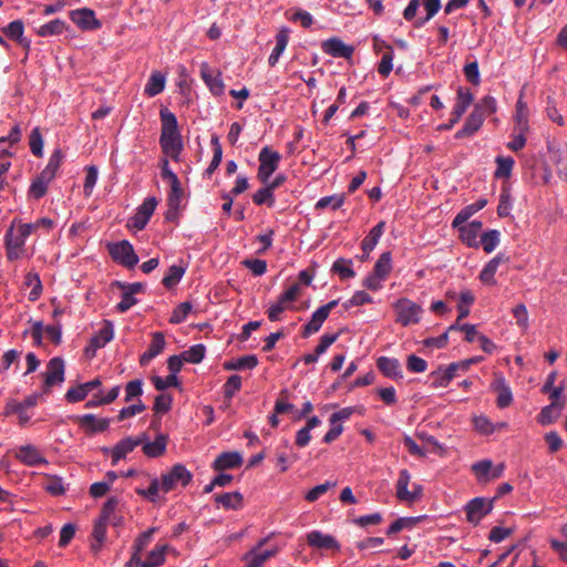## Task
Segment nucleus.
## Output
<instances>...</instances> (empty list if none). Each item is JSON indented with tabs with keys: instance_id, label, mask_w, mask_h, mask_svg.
Instances as JSON below:
<instances>
[{
	"instance_id": "nucleus-33",
	"label": "nucleus",
	"mask_w": 567,
	"mask_h": 567,
	"mask_svg": "<svg viewBox=\"0 0 567 567\" xmlns=\"http://www.w3.org/2000/svg\"><path fill=\"white\" fill-rule=\"evenodd\" d=\"M290 30L287 27L281 28L276 34V45L272 49L271 54L268 58V63L270 66H275L287 48L289 41Z\"/></svg>"
},
{
	"instance_id": "nucleus-42",
	"label": "nucleus",
	"mask_w": 567,
	"mask_h": 567,
	"mask_svg": "<svg viewBox=\"0 0 567 567\" xmlns=\"http://www.w3.org/2000/svg\"><path fill=\"white\" fill-rule=\"evenodd\" d=\"M107 525H109L107 522L101 520L99 518L94 523V527H93V532H92L93 542L91 544V548L95 553H97L102 548V546L105 542Z\"/></svg>"
},
{
	"instance_id": "nucleus-14",
	"label": "nucleus",
	"mask_w": 567,
	"mask_h": 567,
	"mask_svg": "<svg viewBox=\"0 0 567 567\" xmlns=\"http://www.w3.org/2000/svg\"><path fill=\"white\" fill-rule=\"evenodd\" d=\"M491 390L497 394V408L506 409L513 403L514 398L511 386L502 373H494V380L491 383Z\"/></svg>"
},
{
	"instance_id": "nucleus-30",
	"label": "nucleus",
	"mask_w": 567,
	"mask_h": 567,
	"mask_svg": "<svg viewBox=\"0 0 567 567\" xmlns=\"http://www.w3.org/2000/svg\"><path fill=\"white\" fill-rule=\"evenodd\" d=\"M243 456L238 452H224L216 457L212 467L215 471H225L241 466Z\"/></svg>"
},
{
	"instance_id": "nucleus-43",
	"label": "nucleus",
	"mask_w": 567,
	"mask_h": 567,
	"mask_svg": "<svg viewBox=\"0 0 567 567\" xmlns=\"http://www.w3.org/2000/svg\"><path fill=\"white\" fill-rule=\"evenodd\" d=\"M130 288L128 291H125L122 296V300L116 305V310L121 313L126 312L134 305L137 303V299L135 295L141 292L143 286H127Z\"/></svg>"
},
{
	"instance_id": "nucleus-64",
	"label": "nucleus",
	"mask_w": 567,
	"mask_h": 567,
	"mask_svg": "<svg viewBox=\"0 0 567 567\" xmlns=\"http://www.w3.org/2000/svg\"><path fill=\"white\" fill-rule=\"evenodd\" d=\"M566 530H567V526H564L563 534L566 535V539L558 540V539L553 538L549 540L550 547L553 548V550L565 563H567V534H566Z\"/></svg>"
},
{
	"instance_id": "nucleus-45",
	"label": "nucleus",
	"mask_w": 567,
	"mask_h": 567,
	"mask_svg": "<svg viewBox=\"0 0 567 567\" xmlns=\"http://www.w3.org/2000/svg\"><path fill=\"white\" fill-rule=\"evenodd\" d=\"M168 549L167 545H157L150 551L147 558L143 561L142 567H159L165 561V554Z\"/></svg>"
},
{
	"instance_id": "nucleus-47",
	"label": "nucleus",
	"mask_w": 567,
	"mask_h": 567,
	"mask_svg": "<svg viewBox=\"0 0 567 567\" xmlns=\"http://www.w3.org/2000/svg\"><path fill=\"white\" fill-rule=\"evenodd\" d=\"M472 423L474 430L483 435H491L497 431V426L486 415L473 416Z\"/></svg>"
},
{
	"instance_id": "nucleus-39",
	"label": "nucleus",
	"mask_w": 567,
	"mask_h": 567,
	"mask_svg": "<svg viewBox=\"0 0 567 567\" xmlns=\"http://www.w3.org/2000/svg\"><path fill=\"white\" fill-rule=\"evenodd\" d=\"M563 404L550 403L542 409L537 416V422L542 425L554 423L561 414Z\"/></svg>"
},
{
	"instance_id": "nucleus-31",
	"label": "nucleus",
	"mask_w": 567,
	"mask_h": 567,
	"mask_svg": "<svg viewBox=\"0 0 567 567\" xmlns=\"http://www.w3.org/2000/svg\"><path fill=\"white\" fill-rule=\"evenodd\" d=\"M385 228L384 221H379L367 235V237L361 243V248L363 250L362 260L369 258V254L377 246L380 237L383 235Z\"/></svg>"
},
{
	"instance_id": "nucleus-40",
	"label": "nucleus",
	"mask_w": 567,
	"mask_h": 567,
	"mask_svg": "<svg viewBox=\"0 0 567 567\" xmlns=\"http://www.w3.org/2000/svg\"><path fill=\"white\" fill-rule=\"evenodd\" d=\"M257 364H258L257 357L255 354H248V355L240 357L236 360L226 361L224 363V369L228 370V371L244 370V369L251 370V369L256 368Z\"/></svg>"
},
{
	"instance_id": "nucleus-53",
	"label": "nucleus",
	"mask_w": 567,
	"mask_h": 567,
	"mask_svg": "<svg viewBox=\"0 0 567 567\" xmlns=\"http://www.w3.org/2000/svg\"><path fill=\"white\" fill-rule=\"evenodd\" d=\"M185 271L186 267L183 262L179 265H172L168 267L159 284H176L183 278Z\"/></svg>"
},
{
	"instance_id": "nucleus-55",
	"label": "nucleus",
	"mask_w": 567,
	"mask_h": 567,
	"mask_svg": "<svg viewBox=\"0 0 567 567\" xmlns=\"http://www.w3.org/2000/svg\"><path fill=\"white\" fill-rule=\"evenodd\" d=\"M336 486L337 482L327 481L309 489L305 495V499L309 503H313L317 499H319L323 494H326L330 488H333Z\"/></svg>"
},
{
	"instance_id": "nucleus-52",
	"label": "nucleus",
	"mask_w": 567,
	"mask_h": 567,
	"mask_svg": "<svg viewBox=\"0 0 567 567\" xmlns=\"http://www.w3.org/2000/svg\"><path fill=\"white\" fill-rule=\"evenodd\" d=\"M171 189L167 197V206L171 207H182V200L184 197V190L182 188V184L178 181L169 183Z\"/></svg>"
},
{
	"instance_id": "nucleus-63",
	"label": "nucleus",
	"mask_w": 567,
	"mask_h": 567,
	"mask_svg": "<svg viewBox=\"0 0 567 567\" xmlns=\"http://www.w3.org/2000/svg\"><path fill=\"white\" fill-rule=\"evenodd\" d=\"M406 369L412 373H423L427 369V362L416 354H410L406 358Z\"/></svg>"
},
{
	"instance_id": "nucleus-48",
	"label": "nucleus",
	"mask_w": 567,
	"mask_h": 567,
	"mask_svg": "<svg viewBox=\"0 0 567 567\" xmlns=\"http://www.w3.org/2000/svg\"><path fill=\"white\" fill-rule=\"evenodd\" d=\"M501 233L496 229H491L481 235L480 244L483 250L487 254L492 252L499 244Z\"/></svg>"
},
{
	"instance_id": "nucleus-29",
	"label": "nucleus",
	"mask_w": 567,
	"mask_h": 567,
	"mask_svg": "<svg viewBox=\"0 0 567 567\" xmlns=\"http://www.w3.org/2000/svg\"><path fill=\"white\" fill-rule=\"evenodd\" d=\"M166 346L165 337L162 332H153L152 340L147 350L140 357V364L145 367L154 358L161 354Z\"/></svg>"
},
{
	"instance_id": "nucleus-23",
	"label": "nucleus",
	"mask_w": 567,
	"mask_h": 567,
	"mask_svg": "<svg viewBox=\"0 0 567 567\" xmlns=\"http://www.w3.org/2000/svg\"><path fill=\"white\" fill-rule=\"evenodd\" d=\"M322 51L333 58L350 59L354 52V48L343 43L339 38H330L322 42Z\"/></svg>"
},
{
	"instance_id": "nucleus-49",
	"label": "nucleus",
	"mask_w": 567,
	"mask_h": 567,
	"mask_svg": "<svg viewBox=\"0 0 567 567\" xmlns=\"http://www.w3.org/2000/svg\"><path fill=\"white\" fill-rule=\"evenodd\" d=\"M496 171L494 173L496 178H508L512 175L513 166L515 164L512 157L497 156L496 157Z\"/></svg>"
},
{
	"instance_id": "nucleus-2",
	"label": "nucleus",
	"mask_w": 567,
	"mask_h": 567,
	"mask_svg": "<svg viewBox=\"0 0 567 567\" xmlns=\"http://www.w3.org/2000/svg\"><path fill=\"white\" fill-rule=\"evenodd\" d=\"M410 483V472L405 468L401 470L395 483V496L400 502L414 504L423 496V486L417 483H413L412 488L409 489L408 487Z\"/></svg>"
},
{
	"instance_id": "nucleus-16",
	"label": "nucleus",
	"mask_w": 567,
	"mask_h": 567,
	"mask_svg": "<svg viewBox=\"0 0 567 567\" xmlns=\"http://www.w3.org/2000/svg\"><path fill=\"white\" fill-rule=\"evenodd\" d=\"M64 381V361L60 357L52 358L44 372V392H48L53 385L61 384Z\"/></svg>"
},
{
	"instance_id": "nucleus-51",
	"label": "nucleus",
	"mask_w": 567,
	"mask_h": 567,
	"mask_svg": "<svg viewBox=\"0 0 567 567\" xmlns=\"http://www.w3.org/2000/svg\"><path fill=\"white\" fill-rule=\"evenodd\" d=\"M206 348L204 344H195L182 353V358L188 363H199L205 358Z\"/></svg>"
},
{
	"instance_id": "nucleus-57",
	"label": "nucleus",
	"mask_w": 567,
	"mask_h": 567,
	"mask_svg": "<svg viewBox=\"0 0 567 567\" xmlns=\"http://www.w3.org/2000/svg\"><path fill=\"white\" fill-rule=\"evenodd\" d=\"M192 308L193 306L189 301L181 302L177 307L174 308L172 316L169 318V322L173 324L184 322L189 312L192 311Z\"/></svg>"
},
{
	"instance_id": "nucleus-24",
	"label": "nucleus",
	"mask_w": 567,
	"mask_h": 567,
	"mask_svg": "<svg viewBox=\"0 0 567 567\" xmlns=\"http://www.w3.org/2000/svg\"><path fill=\"white\" fill-rule=\"evenodd\" d=\"M113 323L109 320H105L103 327L91 338L90 344L87 346L85 351H91L94 354L96 350L105 347L109 342L113 340Z\"/></svg>"
},
{
	"instance_id": "nucleus-41",
	"label": "nucleus",
	"mask_w": 567,
	"mask_h": 567,
	"mask_svg": "<svg viewBox=\"0 0 567 567\" xmlns=\"http://www.w3.org/2000/svg\"><path fill=\"white\" fill-rule=\"evenodd\" d=\"M166 436L158 435L153 442H143V453L148 457L161 456L166 450Z\"/></svg>"
},
{
	"instance_id": "nucleus-34",
	"label": "nucleus",
	"mask_w": 567,
	"mask_h": 567,
	"mask_svg": "<svg viewBox=\"0 0 567 567\" xmlns=\"http://www.w3.org/2000/svg\"><path fill=\"white\" fill-rule=\"evenodd\" d=\"M321 424V420L313 415L311 416L306 425L303 427H301L300 430L297 431L296 433V445L298 447H306L310 441H311V430H313L315 427L319 426Z\"/></svg>"
},
{
	"instance_id": "nucleus-32",
	"label": "nucleus",
	"mask_w": 567,
	"mask_h": 567,
	"mask_svg": "<svg viewBox=\"0 0 567 567\" xmlns=\"http://www.w3.org/2000/svg\"><path fill=\"white\" fill-rule=\"evenodd\" d=\"M487 205L486 198H480L475 203L462 208L452 221V227H458L465 224L474 214L483 209Z\"/></svg>"
},
{
	"instance_id": "nucleus-60",
	"label": "nucleus",
	"mask_w": 567,
	"mask_h": 567,
	"mask_svg": "<svg viewBox=\"0 0 567 567\" xmlns=\"http://www.w3.org/2000/svg\"><path fill=\"white\" fill-rule=\"evenodd\" d=\"M383 45L388 49V52H385L382 55V59H381V61L379 63V66H378V72L382 76L386 78L391 73V71L393 69V64H392V62H393V50H392V48L390 45H388L385 43H383Z\"/></svg>"
},
{
	"instance_id": "nucleus-36",
	"label": "nucleus",
	"mask_w": 567,
	"mask_h": 567,
	"mask_svg": "<svg viewBox=\"0 0 567 567\" xmlns=\"http://www.w3.org/2000/svg\"><path fill=\"white\" fill-rule=\"evenodd\" d=\"M69 25L65 21L61 19H54L52 21H49L48 23L42 24L37 29V34L39 37H52V35H60L64 31L69 30Z\"/></svg>"
},
{
	"instance_id": "nucleus-26",
	"label": "nucleus",
	"mask_w": 567,
	"mask_h": 567,
	"mask_svg": "<svg viewBox=\"0 0 567 567\" xmlns=\"http://www.w3.org/2000/svg\"><path fill=\"white\" fill-rule=\"evenodd\" d=\"M377 368L385 378L395 381L403 379L402 367L396 358L382 355L377 360Z\"/></svg>"
},
{
	"instance_id": "nucleus-50",
	"label": "nucleus",
	"mask_w": 567,
	"mask_h": 567,
	"mask_svg": "<svg viewBox=\"0 0 567 567\" xmlns=\"http://www.w3.org/2000/svg\"><path fill=\"white\" fill-rule=\"evenodd\" d=\"M429 378L431 379V386L433 389L446 388L452 381L450 374H447L442 365H440L435 371H432Z\"/></svg>"
},
{
	"instance_id": "nucleus-4",
	"label": "nucleus",
	"mask_w": 567,
	"mask_h": 567,
	"mask_svg": "<svg viewBox=\"0 0 567 567\" xmlns=\"http://www.w3.org/2000/svg\"><path fill=\"white\" fill-rule=\"evenodd\" d=\"M393 309L396 316L395 321L403 327L416 324L421 320V306L406 298H402L395 301L393 303Z\"/></svg>"
},
{
	"instance_id": "nucleus-61",
	"label": "nucleus",
	"mask_w": 567,
	"mask_h": 567,
	"mask_svg": "<svg viewBox=\"0 0 567 567\" xmlns=\"http://www.w3.org/2000/svg\"><path fill=\"white\" fill-rule=\"evenodd\" d=\"M2 31L9 39L17 42L23 37L24 25L21 20H13Z\"/></svg>"
},
{
	"instance_id": "nucleus-8",
	"label": "nucleus",
	"mask_w": 567,
	"mask_h": 567,
	"mask_svg": "<svg viewBox=\"0 0 567 567\" xmlns=\"http://www.w3.org/2000/svg\"><path fill=\"white\" fill-rule=\"evenodd\" d=\"M474 100L473 94L468 89L458 87L456 102L453 106L451 117L447 123H443L439 125V131H450L453 126L458 123L467 107L472 104Z\"/></svg>"
},
{
	"instance_id": "nucleus-58",
	"label": "nucleus",
	"mask_w": 567,
	"mask_h": 567,
	"mask_svg": "<svg viewBox=\"0 0 567 567\" xmlns=\"http://www.w3.org/2000/svg\"><path fill=\"white\" fill-rule=\"evenodd\" d=\"M31 153L37 157L43 156V138L39 127H34L29 136Z\"/></svg>"
},
{
	"instance_id": "nucleus-9",
	"label": "nucleus",
	"mask_w": 567,
	"mask_h": 567,
	"mask_svg": "<svg viewBox=\"0 0 567 567\" xmlns=\"http://www.w3.org/2000/svg\"><path fill=\"white\" fill-rule=\"evenodd\" d=\"M494 508V498L475 497L464 507L466 519L473 525H477Z\"/></svg>"
},
{
	"instance_id": "nucleus-6",
	"label": "nucleus",
	"mask_w": 567,
	"mask_h": 567,
	"mask_svg": "<svg viewBox=\"0 0 567 567\" xmlns=\"http://www.w3.org/2000/svg\"><path fill=\"white\" fill-rule=\"evenodd\" d=\"M281 155L277 151H272L269 146L261 148L258 155L259 167L257 178L260 183L267 184L270 176L279 166Z\"/></svg>"
},
{
	"instance_id": "nucleus-7",
	"label": "nucleus",
	"mask_w": 567,
	"mask_h": 567,
	"mask_svg": "<svg viewBox=\"0 0 567 567\" xmlns=\"http://www.w3.org/2000/svg\"><path fill=\"white\" fill-rule=\"evenodd\" d=\"M109 254L114 261L126 267L133 268L138 262V256L135 254L133 245L128 240H121L109 244Z\"/></svg>"
},
{
	"instance_id": "nucleus-20",
	"label": "nucleus",
	"mask_w": 567,
	"mask_h": 567,
	"mask_svg": "<svg viewBox=\"0 0 567 567\" xmlns=\"http://www.w3.org/2000/svg\"><path fill=\"white\" fill-rule=\"evenodd\" d=\"M70 19L82 30H96L101 28V22L95 18V13L92 9L82 8L72 10L70 12Z\"/></svg>"
},
{
	"instance_id": "nucleus-54",
	"label": "nucleus",
	"mask_w": 567,
	"mask_h": 567,
	"mask_svg": "<svg viewBox=\"0 0 567 567\" xmlns=\"http://www.w3.org/2000/svg\"><path fill=\"white\" fill-rule=\"evenodd\" d=\"M161 489V480L153 478L147 488H136V494L148 499L152 503H155L158 499V493Z\"/></svg>"
},
{
	"instance_id": "nucleus-12",
	"label": "nucleus",
	"mask_w": 567,
	"mask_h": 567,
	"mask_svg": "<svg viewBox=\"0 0 567 567\" xmlns=\"http://www.w3.org/2000/svg\"><path fill=\"white\" fill-rule=\"evenodd\" d=\"M338 300H332L321 307H319L311 316L310 320L305 324L302 337L308 338L311 334L318 332L322 327L323 322L328 318L329 313L333 308L338 306Z\"/></svg>"
},
{
	"instance_id": "nucleus-27",
	"label": "nucleus",
	"mask_w": 567,
	"mask_h": 567,
	"mask_svg": "<svg viewBox=\"0 0 567 567\" xmlns=\"http://www.w3.org/2000/svg\"><path fill=\"white\" fill-rule=\"evenodd\" d=\"M43 333L55 344L61 342L62 328L60 324H52L44 327L41 321H35L32 324V337L35 343L40 344Z\"/></svg>"
},
{
	"instance_id": "nucleus-19",
	"label": "nucleus",
	"mask_w": 567,
	"mask_h": 567,
	"mask_svg": "<svg viewBox=\"0 0 567 567\" xmlns=\"http://www.w3.org/2000/svg\"><path fill=\"white\" fill-rule=\"evenodd\" d=\"M485 120V112H480L478 107H474L473 111L467 116L463 127L458 130L454 137L456 140H462L465 137L473 136L480 128L482 127Z\"/></svg>"
},
{
	"instance_id": "nucleus-17",
	"label": "nucleus",
	"mask_w": 567,
	"mask_h": 567,
	"mask_svg": "<svg viewBox=\"0 0 567 567\" xmlns=\"http://www.w3.org/2000/svg\"><path fill=\"white\" fill-rule=\"evenodd\" d=\"M14 456L17 460H19L22 464L28 466H38V465H45L48 464V460L44 457L42 452L32 444H25L19 446Z\"/></svg>"
},
{
	"instance_id": "nucleus-1",
	"label": "nucleus",
	"mask_w": 567,
	"mask_h": 567,
	"mask_svg": "<svg viewBox=\"0 0 567 567\" xmlns=\"http://www.w3.org/2000/svg\"><path fill=\"white\" fill-rule=\"evenodd\" d=\"M162 122L159 145L163 153L173 161H178L183 151V140L178 131L176 115L168 109H162L159 112Z\"/></svg>"
},
{
	"instance_id": "nucleus-11",
	"label": "nucleus",
	"mask_w": 567,
	"mask_h": 567,
	"mask_svg": "<svg viewBox=\"0 0 567 567\" xmlns=\"http://www.w3.org/2000/svg\"><path fill=\"white\" fill-rule=\"evenodd\" d=\"M299 295V286H290L278 300L272 303L268 310L267 316L270 321H279L281 319V313L289 309L291 303L297 299Z\"/></svg>"
},
{
	"instance_id": "nucleus-28",
	"label": "nucleus",
	"mask_w": 567,
	"mask_h": 567,
	"mask_svg": "<svg viewBox=\"0 0 567 567\" xmlns=\"http://www.w3.org/2000/svg\"><path fill=\"white\" fill-rule=\"evenodd\" d=\"M7 257L9 260H16L20 258L24 252L25 240L18 234L13 233V228L10 227L4 236Z\"/></svg>"
},
{
	"instance_id": "nucleus-37",
	"label": "nucleus",
	"mask_w": 567,
	"mask_h": 567,
	"mask_svg": "<svg viewBox=\"0 0 567 567\" xmlns=\"http://www.w3.org/2000/svg\"><path fill=\"white\" fill-rule=\"evenodd\" d=\"M482 227H483L482 221L473 220L468 225L463 224L456 228L460 230L461 237L464 241H466L470 246H478L476 238H477L478 233L481 231Z\"/></svg>"
},
{
	"instance_id": "nucleus-62",
	"label": "nucleus",
	"mask_w": 567,
	"mask_h": 567,
	"mask_svg": "<svg viewBox=\"0 0 567 567\" xmlns=\"http://www.w3.org/2000/svg\"><path fill=\"white\" fill-rule=\"evenodd\" d=\"M252 202L256 205L267 204L269 207H271L275 203L274 192L267 185H265V187L258 189L252 195Z\"/></svg>"
},
{
	"instance_id": "nucleus-44",
	"label": "nucleus",
	"mask_w": 567,
	"mask_h": 567,
	"mask_svg": "<svg viewBox=\"0 0 567 567\" xmlns=\"http://www.w3.org/2000/svg\"><path fill=\"white\" fill-rule=\"evenodd\" d=\"M165 75L161 72H153L145 85V93L155 96L164 91Z\"/></svg>"
},
{
	"instance_id": "nucleus-59",
	"label": "nucleus",
	"mask_w": 567,
	"mask_h": 567,
	"mask_svg": "<svg viewBox=\"0 0 567 567\" xmlns=\"http://www.w3.org/2000/svg\"><path fill=\"white\" fill-rule=\"evenodd\" d=\"M344 203V196L331 195L321 197L317 203L316 209H324L327 207H331L332 209H339Z\"/></svg>"
},
{
	"instance_id": "nucleus-13",
	"label": "nucleus",
	"mask_w": 567,
	"mask_h": 567,
	"mask_svg": "<svg viewBox=\"0 0 567 567\" xmlns=\"http://www.w3.org/2000/svg\"><path fill=\"white\" fill-rule=\"evenodd\" d=\"M157 206V199L155 197L146 198L142 205L138 206L134 216L128 219V226L137 230H142L146 227L151 219L155 208Z\"/></svg>"
},
{
	"instance_id": "nucleus-18",
	"label": "nucleus",
	"mask_w": 567,
	"mask_h": 567,
	"mask_svg": "<svg viewBox=\"0 0 567 567\" xmlns=\"http://www.w3.org/2000/svg\"><path fill=\"white\" fill-rule=\"evenodd\" d=\"M280 551L278 546H272L271 548L265 550H258V548H251L247 553H245L241 557L244 561L243 567H264L266 561L272 557H275Z\"/></svg>"
},
{
	"instance_id": "nucleus-22",
	"label": "nucleus",
	"mask_w": 567,
	"mask_h": 567,
	"mask_svg": "<svg viewBox=\"0 0 567 567\" xmlns=\"http://www.w3.org/2000/svg\"><path fill=\"white\" fill-rule=\"evenodd\" d=\"M200 78L208 86L213 95L220 96L224 94L225 84L223 82L220 72H215L209 68L207 63H203L200 65Z\"/></svg>"
},
{
	"instance_id": "nucleus-25",
	"label": "nucleus",
	"mask_w": 567,
	"mask_h": 567,
	"mask_svg": "<svg viewBox=\"0 0 567 567\" xmlns=\"http://www.w3.org/2000/svg\"><path fill=\"white\" fill-rule=\"evenodd\" d=\"M307 543L310 547L317 549H340V544L332 535L323 534L317 529L307 534Z\"/></svg>"
},
{
	"instance_id": "nucleus-21",
	"label": "nucleus",
	"mask_w": 567,
	"mask_h": 567,
	"mask_svg": "<svg viewBox=\"0 0 567 567\" xmlns=\"http://www.w3.org/2000/svg\"><path fill=\"white\" fill-rule=\"evenodd\" d=\"M392 269V256L390 251H384L377 260L372 272L363 280L362 284H374V280H385Z\"/></svg>"
},
{
	"instance_id": "nucleus-5",
	"label": "nucleus",
	"mask_w": 567,
	"mask_h": 567,
	"mask_svg": "<svg viewBox=\"0 0 567 567\" xmlns=\"http://www.w3.org/2000/svg\"><path fill=\"white\" fill-rule=\"evenodd\" d=\"M471 471L474 474L477 483L485 485L503 476L505 464L498 463L494 465L491 460L484 458L473 463Z\"/></svg>"
},
{
	"instance_id": "nucleus-35",
	"label": "nucleus",
	"mask_w": 567,
	"mask_h": 567,
	"mask_svg": "<svg viewBox=\"0 0 567 567\" xmlns=\"http://www.w3.org/2000/svg\"><path fill=\"white\" fill-rule=\"evenodd\" d=\"M215 502L226 509L237 511L244 507V496L239 492L216 495Z\"/></svg>"
},
{
	"instance_id": "nucleus-56",
	"label": "nucleus",
	"mask_w": 567,
	"mask_h": 567,
	"mask_svg": "<svg viewBox=\"0 0 567 567\" xmlns=\"http://www.w3.org/2000/svg\"><path fill=\"white\" fill-rule=\"evenodd\" d=\"M89 393L91 392L89 388H86V383H80L66 391L65 399L70 403H76L83 401Z\"/></svg>"
},
{
	"instance_id": "nucleus-15",
	"label": "nucleus",
	"mask_w": 567,
	"mask_h": 567,
	"mask_svg": "<svg viewBox=\"0 0 567 567\" xmlns=\"http://www.w3.org/2000/svg\"><path fill=\"white\" fill-rule=\"evenodd\" d=\"M75 422L86 435H93L106 431L111 420L107 417H96L94 414H83L78 415Z\"/></svg>"
},
{
	"instance_id": "nucleus-10",
	"label": "nucleus",
	"mask_w": 567,
	"mask_h": 567,
	"mask_svg": "<svg viewBox=\"0 0 567 567\" xmlns=\"http://www.w3.org/2000/svg\"><path fill=\"white\" fill-rule=\"evenodd\" d=\"M145 439V434H142L138 437L127 436L117 442L112 449H103V452L110 453L112 457V464L116 465L121 460L125 458L127 454L133 452L135 447L141 445Z\"/></svg>"
},
{
	"instance_id": "nucleus-38",
	"label": "nucleus",
	"mask_w": 567,
	"mask_h": 567,
	"mask_svg": "<svg viewBox=\"0 0 567 567\" xmlns=\"http://www.w3.org/2000/svg\"><path fill=\"white\" fill-rule=\"evenodd\" d=\"M331 271L342 281L353 279L355 271L352 268V260L346 258L337 259L331 267Z\"/></svg>"
},
{
	"instance_id": "nucleus-3",
	"label": "nucleus",
	"mask_w": 567,
	"mask_h": 567,
	"mask_svg": "<svg viewBox=\"0 0 567 567\" xmlns=\"http://www.w3.org/2000/svg\"><path fill=\"white\" fill-rule=\"evenodd\" d=\"M192 480L193 474L183 464H175L168 472L162 474L161 489L163 493H169L179 485L187 486Z\"/></svg>"
},
{
	"instance_id": "nucleus-46",
	"label": "nucleus",
	"mask_w": 567,
	"mask_h": 567,
	"mask_svg": "<svg viewBox=\"0 0 567 567\" xmlns=\"http://www.w3.org/2000/svg\"><path fill=\"white\" fill-rule=\"evenodd\" d=\"M210 144H212L214 154H213L210 164L208 165V167L205 171V174L207 176H210L218 168V166L220 165L221 158H223V148L219 143V137L216 134H214L212 136Z\"/></svg>"
}]
</instances>
